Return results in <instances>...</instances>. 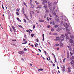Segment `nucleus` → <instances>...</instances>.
I'll list each match as a JSON object with an SVG mask.
<instances>
[{
	"label": "nucleus",
	"mask_w": 74,
	"mask_h": 74,
	"mask_svg": "<svg viewBox=\"0 0 74 74\" xmlns=\"http://www.w3.org/2000/svg\"><path fill=\"white\" fill-rule=\"evenodd\" d=\"M73 53L74 54V48H73Z\"/></svg>",
	"instance_id": "nucleus-60"
},
{
	"label": "nucleus",
	"mask_w": 74,
	"mask_h": 74,
	"mask_svg": "<svg viewBox=\"0 0 74 74\" xmlns=\"http://www.w3.org/2000/svg\"><path fill=\"white\" fill-rule=\"evenodd\" d=\"M71 62L72 63H74V60H72Z\"/></svg>",
	"instance_id": "nucleus-42"
},
{
	"label": "nucleus",
	"mask_w": 74,
	"mask_h": 74,
	"mask_svg": "<svg viewBox=\"0 0 74 74\" xmlns=\"http://www.w3.org/2000/svg\"><path fill=\"white\" fill-rule=\"evenodd\" d=\"M70 54H71V55H73V53H71V52H70Z\"/></svg>",
	"instance_id": "nucleus-45"
},
{
	"label": "nucleus",
	"mask_w": 74,
	"mask_h": 74,
	"mask_svg": "<svg viewBox=\"0 0 74 74\" xmlns=\"http://www.w3.org/2000/svg\"><path fill=\"white\" fill-rule=\"evenodd\" d=\"M31 6H32L33 7H34V5H33V4H31Z\"/></svg>",
	"instance_id": "nucleus-63"
},
{
	"label": "nucleus",
	"mask_w": 74,
	"mask_h": 74,
	"mask_svg": "<svg viewBox=\"0 0 74 74\" xmlns=\"http://www.w3.org/2000/svg\"><path fill=\"white\" fill-rule=\"evenodd\" d=\"M33 1V0H30V3H32V1Z\"/></svg>",
	"instance_id": "nucleus-55"
},
{
	"label": "nucleus",
	"mask_w": 74,
	"mask_h": 74,
	"mask_svg": "<svg viewBox=\"0 0 74 74\" xmlns=\"http://www.w3.org/2000/svg\"><path fill=\"white\" fill-rule=\"evenodd\" d=\"M35 28V25H34L33 27V29H34Z\"/></svg>",
	"instance_id": "nucleus-61"
},
{
	"label": "nucleus",
	"mask_w": 74,
	"mask_h": 74,
	"mask_svg": "<svg viewBox=\"0 0 74 74\" xmlns=\"http://www.w3.org/2000/svg\"><path fill=\"white\" fill-rule=\"evenodd\" d=\"M53 14L55 16V15H56V13L55 12H54Z\"/></svg>",
	"instance_id": "nucleus-39"
},
{
	"label": "nucleus",
	"mask_w": 74,
	"mask_h": 74,
	"mask_svg": "<svg viewBox=\"0 0 74 74\" xmlns=\"http://www.w3.org/2000/svg\"><path fill=\"white\" fill-rule=\"evenodd\" d=\"M12 28L14 30V33H15L16 32V29H15V27L12 26Z\"/></svg>",
	"instance_id": "nucleus-2"
},
{
	"label": "nucleus",
	"mask_w": 74,
	"mask_h": 74,
	"mask_svg": "<svg viewBox=\"0 0 74 74\" xmlns=\"http://www.w3.org/2000/svg\"><path fill=\"white\" fill-rule=\"evenodd\" d=\"M66 60V58L64 59L63 60V62H65V60Z\"/></svg>",
	"instance_id": "nucleus-35"
},
{
	"label": "nucleus",
	"mask_w": 74,
	"mask_h": 74,
	"mask_svg": "<svg viewBox=\"0 0 74 74\" xmlns=\"http://www.w3.org/2000/svg\"><path fill=\"white\" fill-rule=\"evenodd\" d=\"M66 39H67L68 40H69V37L68 36L66 37Z\"/></svg>",
	"instance_id": "nucleus-30"
},
{
	"label": "nucleus",
	"mask_w": 74,
	"mask_h": 74,
	"mask_svg": "<svg viewBox=\"0 0 74 74\" xmlns=\"http://www.w3.org/2000/svg\"><path fill=\"white\" fill-rule=\"evenodd\" d=\"M30 16L31 18H32V17H33V15H32V14H31V13H30Z\"/></svg>",
	"instance_id": "nucleus-18"
},
{
	"label": "nucleus",
	"mask_w": 74,
	"mask_h": 74,
	"mask_svg": "<svg viewBox=\"0 0 74 74\" xmlns=\"http://www.w3.org/2000/svg\"><path fill=\"white\" fill-rule=\"evenodd\" d=\"M69 27V26L68 25H66V28H67Z\"/></svg>",
	"instance_id": "nucleus-29"
},
{
	"label": "nucleus",
	"mask_w": 74,
	"mask_h": 74,
	"mask_svg": "<svg viewBox=\"0 0 74 74\" xmlns=\"http://www.w3.org/2000/svg\"><path fill=\"white\" fill-rule=\"evenodd\" d=\"M38 50L39 51V52H41V50L40 49H38Z\"/></svg>",
	"instance_id": "nucleus-59"
},
{
	"label": "nucleus",
	"mask_w": 74,
	"mask_h": 74,
	"mask_svg": "<svg viewBox=\"0 0 74 74\" xmlns=\"http://www.w3.org/2000/svg\"><path fill=\"white\" fill-rule=\"evenodd\" d=\"M26 31L28 33H29V30H27Z\"/></svg>",
	"instance_id": "nucleus-51"
},
{
	"label": "nucleus",
	"mask_w": 74,
	"mask_h": 74,
	"mask_svg": "<svg viewBox=\"0 0 74 74\" xmlns=\"http://www.w3.org/2000/svg\"><path fill=\"white\" fill-rule=\"evenodd\" d=\"M35 3H36L37 5L39 4H40L38 2H37V1H35Z\"/></svg>",
	"instance_id": "nucleus-13"
},
{
	"label": "nucleus",
	"mask_w": 74,
	"mask_h": 74,
	"mask_svg": "<svg viewBox=\"0 0 74 74\" xmlns=\"http://www.w3.org/2000/svg\"><path fill=\"white\" fill-rule=\"evenodd\" d=\"M24 50L25 51H27V49L26 48H25L24 49Z\"/></svg>",
	"instance_id": "nucleus-53"
},
{
	"label": "nucleus",
	"mask_w": 74,
	"mask_h": 74,
	"mask_svg": "<svg viewBox=\"0 0 74 74\" xmlns=\"http://www.w3.org/2000/svg\"><path fill=\"white\" fill-rule=\"evenodd\" d=\"M51 31L52 32H53V31L54 30V29H53V28L52 27H51Z\"/></svg>",
	"instance_id": "nucleus-17"
},
{
	"label": "nucleus",
	"mask_w": 74,
	"mask_h": 74,
	"mask_svg": "<svg viewBox=\"0 0 74 74\" xmlns=\"http://www.w3.org/2000/svg\"><path fill=\"white\" fill-rule=\"evenodd\" d=\"M24 22L25 23H26L27 22L26 21V20H25V19H23Z\"/></svg>",
	"instance_id": "nucleus-22"
},
{
	"label": "nucleus",
	"mask_w": 74,
	"mask_h": 74,
	"mask_svg": "<svg viewBox=\"0 0 74 74\" xmlns=\"http://www.w3.org/2000/svg\"><path fill=\"white\" fill-rule=\"evenodd\" d=\"M52 5V3H51L48 5V7H50Z\"/></svg>",
	"instance_id": "nucleus-6"
},
{
	"label": "nucleus",
	"mask_w": 74,
	"mask_h": 74,
	"mask_svg": "<svg viewBox=\"0 0 74 74\" xmlns=\"http://www.w3.org/2000/svg\"><path fill=\"white\" fill-rule=\"evenodd\" d=\"M43 2L45 3H47V1L46 0H45V1H43Z\"/></svg>",
	"instance_id": "nucleus-24"
},
{
	"label": "nucleus",
	"mask_w": 74,
	"mask_h": 74,
	"mask_svg": "<svg viewBox=\"0 0 74 74\" xmlns=\"http://www.w3.org/2000/svg\"><path fill=\"white\" fill-rule=\"evenodd\" d=\"M71 46H72V47H74V43L72 44L71 45Z\"/></svg>",
	"instance_id": "nucleus-37"
},
{
	"label": "nucleus",
	"mask_w": 74,
	"mask_h": 74,
	"mask_svg": "<svg viewBox=\"0 0 74 74\" xmlns=\"http://www.w3.org/2000/svg\"><path fill=\"white\" fill-rule=\"evenodd\" d=\"M16 19H17V20H19V18L17 17L16 18Z\"/></svg>",
	"instance_id": "nucleus-62"
},
{
	"label": "nucleus",
	"mask_w": 74,
	"mask_h": 74,
	"mask_svg": "<svg viewBox=\"0 0 74 74\" xmlns=\"http://www.w3.org/2000/svg\"><path fill=\"white\" fill-rule=\"evenodd\" d=\"M23 53H24V52L23 51H20L19 53L20 55H22V54H23Z\"/></svg>",
	"instance_id": "nucleus-7"
},
{
	"label": "nucleus",
	"mask_w": 74,
	"mask_h": 74,
	"mask_svg": "<svg viewBox=\"0 0 74 74\" xmlns=\"http://www.w3.org/2000/svg\"><path fill=\"white\" fill-rule=\"evenodd\" d=\"M56 21H57V22H59V19H58V18H57V19H55Z\"/></svg>",
	"instance_id": "nucleus-27"
},
{
	"label": "nucleus",
	"mask_w": 74,
	"mask_h": 74,
	"mask_svg": "<svg viewBox=\"0 0 74 74\" xmlns=\"http://www.w3.org/2000/svg\"><path fill=\"white\" fill-rule=\"evenodd\" d=\"M45 10L46 11V12H48V13L49 12V10H47V9H45Z\"/></svg>",
	"instance_id": "nucleus-12"
},
{
	"label": "nucleus",
	"mask_w": 74,
	"mask_h": 74,
	"mask_svg": "<svg viewBox=\"0 0 74 74\" xmlns=\"http://www.w3.org/2000/svg\"><path fill=\"white\" fill-rule=\"evenodd\" d=\"M67 58H69V51H67Z\"/></svg>",
	"instance_id": "nucleus-4"
},
{
	"label": "nucleus",
	"mask_w": 74,
	"mask_h": 74,
	"mask_svg": "<svg viewBox=\"0 0 74 74\" xmlns=\"http://www.w3.org/2000/svg\"><path fill=\"white\" fill-rule=\"evenodd\" d=\"M31 47H34V45H31Z\"/></svg>",
	"instance_id": "nucleus-56"
},
{
	"label": "nucleus",
	"mask_w": 74,
	"mask_h": 74,
	"mask_svg": "<svg viewBox=\"0 0 74 74\" xmlns=\"http://www.w3.org/2000/svg\"><path fill=\"white\" fill-rule=\"evenodd\" d=\"M55 40H56V41H60V39H56Z\"/></svg>",
	"instance_id": "nucleus-34"
},
{
	"label": "nucleus",
	"mask_w": 74,
	"mask_h": 74,
	"mask_svg": "<svg viewBox=\"0 0 74 74\" xmlns=\"http://www.w3.org/2000/svg\"><path fill=\"white\" fill-rule=\"evenodd\" d=\"M37 8H39V9H40V8H41V7L38 6Z\"/></svg>",
	"instance_id": "nucleus-47"
},
{
	"label": "nucleus",
	"mask_w": 74,
	"mask_h": 74,
	"mask_svg": "<svg viewBox=\"0 0 74 74\" xmlns=\"http://www.w3.org/2000/svg\"><path fill=\"white\" fill-rule=\"evenodd\" d=\"M59 38H60V37H59V36H58L57 37H56V39H59Z\"/></svg>",
	"instance_id": "nucleus-26"
},
{
	"label": "nucleus",
	"mask_w": 74,
	"mask_h": 74,
	"mask_svg": "<svg viewBox=\"0 0 74 74\" xmlns=\"http://www.w3.org/2000/svg\"><path fill=\"white\" fill-rule=\"evenodd\" d=\"M58 27V25H56L54 26V27L56 28Z\"/></svg>",
	"instance_id": "nucleus-16"
},
{
	"label": "nucleus",
	"mask_w": 74,
	"mask_h": 74,
	"mask_svg": "<svg viewBox=\"0 0 74 74\" xmlns=\"http://www.w3.org/2000/svg\"><path fill=\"white\" fill-rule=\"evenodd\" d=\"M56 46H59V44H58V43H57L56 44Z\"/></svg>",
	"instance_id": "nucleus-52"
},
{
	"label": "nucleus",
	"mask_w": 74,
	"mask_h": 74,
	"mask_svg": "<svg viewBox=\"0 0 74 74\" xmlns=\"http://www.w3.org/2000/svg\"><path fill=\"white\" fill-rule=\"evenodd\" d=\"M27 41H26L24 43H22V44H27Z\"/></svg>",
	"instance_id": "nucleus-23"
},
{
	"label": "nucleus",
	"mask_w": 74,
	"mask_h": 74,
	"mask_svg": "<svg viewBox=\"0 0 74 74\" xmlns=\"http://www.w3.org/2000/svg\"><path fill=\"white\" fill-rule=\"evenodd\" d=\"M71 70H68V72H71Z\"/></svg>",
	"instance_id": "nucleus-64"
},
{
	"label": "nucleus",
	"mask_w": 74,
	"mask_h": 74,
	"mask_svg": "<svg viewBox=\"0 0 74 74\" xmlns=\"http://www.w3.org/2000/svg\"><path fill=\"white\" fill-rule=\"evenodd\" d=\"M22 12L24 14H25V10H24V8H23L22 11Z\"/></svg>",
	"instance_id": "nucleus-5"
},
{
	"label": "nucleus",
	"mask_w": 74,
	"mask_h": 74,
	"mask_svg": "<svg viewBox=\"0 0 74 74\" xmlns=\"http://www.w3.org/2000/svg\"><path fill=\"white\" fill-rule=\"evenodd\" d=\"M47 18V15L45 14L44 16V18L45 19Z\"/></svg>",
	"instance_id": "nucleus-28"
},
{
	"label": "nucleus",
	"mask_w": 74,
	"mask_h": 74,
	"mask_svg": "<svg viewBox=\"0 0 74 74\" xmlns=\"http://www.w3.org/2000/svg\"><path fill=\"white\" fill-rule=\"evenodd\" d=\"M24 36L25 38H26V35L25 34Z\"/></svg>",
	"instance_id": "nucleus-32"
},
{
	"label": "nucleus",
	"mask_w": 74,
	"mask_h": 74,
	"mask_svg": "<svg viewBox=\"0 0 74 74\" xmlns=\"http://www.w3.org/2000/svg\"><path fill=\"white\" fill-rule=\"evenodd\" d=\"M59 29H60V28H58V29L57 30V31H58V32H59V31H60V30H59Z\"/></svg>",
	"instance_id": "nucleus-41"
},
{
	"label": "nucleus",
	"mask_w": 74,
	"mask_h": 74,
	"mask_svg": "<svg viewBox=\"0 0 74 74\" xmlns=\"http://www.w3.org/2000/svg\"><path fill=\"white\" fill-rule=\"evenodd\" d=\"M18 27H21V28H23V27H22V25H18Z\"/></svg>",
	"instance_id": "nucleus-19"
},
{
	"label": "nucleus",
	"mask_w": 74,
	"mask_h": 74,
	"mask_svg": "<svg viewBox=\"0 0 74 74\" xmlns=\"http://www.w3.org/2000/svg\"><path fill=\"white\" fill-rule=\"evenodd\" d=\"M69 42L71 44H73V40L71 39H69Z\"/></svg>",
	"instance_id": "nucleus-1"
},
{
	"label": "nucleus",
	"mask_w": 74,
	"mask_h": 74,
	"mask_svg": "<svg viewBox=\"0 0 74 74\" xmlns=\"http://www.w3.org/2000/svg\"><path fill=\"white\" fill-rule=\"evenodd\" d=\"M70 37L71 38H73L74 39V36H73L70 35Z\"/></svg>",
	"instance_id": "nucleus-11"
},
{
	"label": "nucleus",
	"mask_w": 74,
	"mask_h": 74,
	"mask_svg": "<svg viewBox=\"0 0 74 74\" xmlns=\"http://www.w3.org/2000/svg\"><path fill=\"white\" fill-rule=\"evenodd\" d=\"M39 22H44V20H40L39 21Z\"/></svg>",
	"instance_id": "nucleus-9"
},
{
	"label": "nucleus",
	"mask_w": 74,
	"mask_h": 74,
	"mask_svg": "<svg viewBox=\"0 0 74 74\" xmlns=\"http://www.w3.org/2000/svg\"><path fill=\"white\" fill-rule=\"evenodd\" d=\"M61 36L63 39H64V37H65V36L63 34H61Z\"/></svg>",
	"instance_id": "nucleus-8"
},
{
	"label": "nucleus",
	"mask_w": 74,
	"mask_h": 74,
	"mask_svg": "<svg viewBox=\"0 0 74 74\" xmlns=\"http://www.w3.org/2000/svg\"><path fill=\"white\" fill-rule=\"evenodd\" d=\"M2 8L3 9V10H4V6H3V5H2Z\"/></svg>",
	"instance_id": "nucleus-48"
},
{
	"label": "nucleus",
	"mask_w": 74,
	"mask_h": 74,
	"mask_svg": "<svg viewBox=\"0 0 74 74\" xmlns=\"http://www.w3.org/2000/svg\"><path fill=\"white\" fill-rule=\"evenodd\" d=\"M56 7H55V6H54L53 7V10H55V9Z\"/></svg>",
	"instance_id": "nucleus-46"
},
{
	"label": "nucleus",
	"mask_w": 74,
	"mask_h": 74,
	"mask_svg": "<svg viewBox=\"0 0 74 74\" xmlns=\"http://www.w3.org/2000/svg\"><path fill=\"white\" fill-rule=\"evenodd\" d=\"M57 34H58L57 33H55L53 34V35H55V36H57Z\"/></svg>",
	"instance_id": "nucleus-25"
},
{
	"label": "nucleus",
	"mask_w": 74,
	"mask_h": 74,
	"mask_svg": "<svg viewBox=\"0 0 74 74\" xmlns=\"http://www.w3.org/2000/svg\"><path fill=\"white\" fill-rule=\"evenodd\" d=\"M23 41H26V40L24 38L23 39Z\"/></svg>",
	"instance_id": "nucleus-57"
},
{
	"label": "nucleus",
	"mask_w": 74,
	"mask_h": 74,
	"mask_svg": "<svg viewBox=\"0 0 74 74\" xmlns=\"http://www.w3.org/2000/svg\"><path fill=\"white\" fill-rule=\"evenodd\" d=\"M32 14H34V12L33 11H32Z\"/></svg>",
	"instance_id": "nucleus-58"
},
{
	"label": "nucleus",
	"mask_w": 74,
	"mask_h": 74,
	"mask_svg": "<svg viewBox=\"0 0 74 74\" xmlns=\"http://www.w3.org/2000/svg\"><path fill=\"white\" fill-rule=\"evenodd\" d=\"M68 70H70V67H68L67 69Z\"/></svg>",
	"instance_id": "nucleus-50"
},
{
	"label": "nucleus",
	"mask_w": 74,
	"mask_h": 74,
	"mask_svg": "<svg viewBox=\"0 0 74 74\" xmlns=\"http://www.w3.org/2000/svg\"><path fill=\"white\" fill-rule=\"evenodd\" d=\"M67 33L68 34H70V32H67Z\"/></svg>",
	"instance_id": "nucleus-38"
},
{
	"label": "nucleus",
	"mask_w": 74,
	"mask_h": 74,
	"mask_svg": "<svg viewBox=\"0 0 74 74\" xmlns=\"http://www.w3.org/2000/svg\"><path fill=\"white\" fill-rule=\"evenodd\" d=\"M47 21H49V19H48V17H47Z\"/></svg>",
	"instance_id": "nucleus-40"
},
{
	"label": "nucleus",
	"mask_w": 74,
	"mask_h": 74,
	"mask_svg": "<svg viewBox=\"0 0 74 74\" xmlns=\"http://www.w3.org/2000/svg\"><path fill=\"white\" fill-rule=\"evenodd\" d=\"M53 4H54V5H56V4H57V2H54L53 3Z\"/></svg>",
	"instance_id": "nucleus-20"
},
{
	"label": "nucleus",
	"mask_w": 74,
	"mask_h": 74,
	"mask_svg": "<svg viewBox=\"0 0 74 74\" xmlns=\"http://www.w3.org/2000/svg\"><path fill=\"white\" fill-rule=\"evenodd\" d=\"M12 41H16V39L12 40Z\"/></svg>",
	"instance_id": "nucleus-36"
},
{
	"label": "nucleus",
	"mask_w": 74,
	"mask_h": 74,
	"mask_svg": "<svg viewBox=\"0 0 74 74\" xmlns=\"http://www.w3.org/2000/svg\"><path fill=\"white\" fill-rule=\"evenodd\" d=\"M45 3L44 2V1H43V2L42 3V5H44Z\"/></svg>",
	"instance_id": "nucleus-43"
},
{
	"label": "nucleus",
	"mask_w": 74,
	"mask_h": 74,
	"mask_svg": "<svg viewBox=\"0 0 74 74\" xmlns=\"http://www.w3.org/2000/svg\"><path fill=\"white\" fill-rule=\"evenodd\" d=\"M62 71L64 72L65 71V66H63V67H62Z\"/></svg>",
	"instance_id": "nucleus-3"
},
{
	"label": "nucleus",
	"mask_w": 74,
	"mask_h": 74,
	"mask_svg": "<svg viewBox=\"0 0 74 74\" xmlns=\"http://www.w3.org/2000/svg\"><path fill=\"white\" fill-rule=\"evenodd\" d=\"M31 36L32 37H33L34 36V34H31Z\"/></svg>",
	"instance_id": "nucleus-15"
},
{
	"label": "nucleus",
	"mask_w": 74,
	"mask_h": 74,
	"mask_svg": "<svg viewBox=\"0 0 74 74\" xmlns=\"http://www.w3.org/2000/svg\"><path fill=\"white\" fill-rule=\"evenodd\" d=\"M44 5V8H47V4H45Z\"/></svg>",
	"instance_id": "nucleus-14"
},
{
	"label": "nucleus",
	"mask_w": 74,
	"mask_h": 74,
	"mask_svg": "<svg viewBox=\"0 0 74 74\" xmlns=\"http://www.w3.org/2000/svg\"><path fill=\"white\" fill-rule=\"evenodd\" d=\"M65 36H66V37H67L69 36V35H68V34L66 33L65 34Z\"/></svg>",
	"instance_id": "nucleus-21"
},
{
	"label": "nucleus",
	"mask_w": 74,
	"mask_h": 74,
	"mask_svg": "<svg viewBox=\"0 0 74 74\" xmlns=\"http://www.w3.org/2000/svg\"><path fill=\"white\" fill-rule=\"evenodd\" d=\"M47 27L48 28H50V25H47Z\"/></svg>",
	"instance_id": "nucleus-44"
},
{
	"label": "nucleus",
	"mask_w": 74,
	"mask_h": 74,
	"mask_svg": "<svg viewBox=\"0 0 74 74\" xmlns=\"http://www.w3.org/2000/svg\"><path fill=\"white\" fill-rule=\"evenodd\" d=\"M51 22H52L53 23V25H55V21H51Z\"/></svg>",
	"instance_id": "nucleus-10"
},
{
	"label": "nucleus",
	"mask_w": 74,
	"mask_h": 74,
	"mask_svg": "<svg viewBox=\"0 0 74 74\" xmlns=\"http://www.w3.org/2000/svg\"><path fill=\"white\" fill-rule=\"evenodd\" d=\"M16 14L17 15H19V12H16Z\"/></svg>",
	"instance_id": "nucleus-31"
},
{
	"label": "nucleus",
	"mask_w": 74,
	"mask_h": 74,
	"mask_svg": "<svg viewBox=\"0 0 74 74\" xmlns=\"http://www.w3.org/2000/svg\"><path fill=\"white\" fill-rule=\"evenodd\" d=\"M72 59H73L74 60V56H72Z\"/></svg>",
	"instance_id": "nucleus-49"
},
{
	"label": "nucleus",
	"mask_w": 74,
	"mask_h": 74,
	"mask_svg": "<svg viewBox=\"0 0 74 74\" xmlns=\"http://www.w3.org/2000/svg\"><path fill=\"white\" fill-rule=\"evenodd\" d=\"M39 41L38 40V39H36V42H38Z\"/></svg>",
	"instance_id": "nucleus-54"
},
{
	"label": "nucleus",
	"mask_w": 74,
	"mask_h": 74,
	"mask_svg": "<svg viewBox=\"0 0 74 74\" xmlns=\"http://www.w3.org/2000/svg\"><path fill=\"white\" fill-rule=\"evenodd\" d=\"M55 16H56V17H55V19H56V18H58V16L57 15H56Z\"/></svg>",
	"instance_id": "nucleus-33"
}]
</instances>
